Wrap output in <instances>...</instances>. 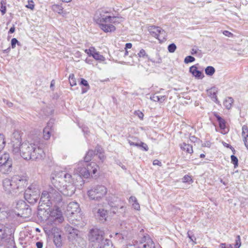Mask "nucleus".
Listing matches in <instances>:
<instances>
[{"label": "nucleus", "instance_id": "51", "mask_svg": "<svg viewBox=\"0 0 248 248\" xmlns=\"http://www.w3.org/2000/svg\"><path fill=\"white\" fill-rule=\"evenodd\" d=\"M135 114L139 117V118L140 119H142L144 116V114L140 110L136 111L135 112Z\"/></svg>", "mask_w": 248, "mask_h": 248}, {"label": "nucleus", "instance_id": "2", "mask_svg": "<svg viewBox=\"0 0 248 248\" xmlns=\"http://www.w3.org/2000/svg\"><path fill=\"white\" fill-rule=\"evenodd\" d=\"M93 19L106 32L114 31L116 28L113 24L120 23L124 20L123 17L110 16L108 11L104 10L97 11Z\"/></svg>", "mask_w": 248, "mask_h": 248}, {"label": "nucleus", "instance_id": "42", "mask_svg": "<svg viewBox=\"0 0 248 248\" xmlns=\"http://www.w3.org/2000/svg\"><path fill=\"white\" fill-rule=\"evenodd\" d=\"M28 4L26 5V7L30 9L31 10H33L34 8V2L32 0H28Z\"/></svg>", "mask_w": 248, "mask_h": 248}, {"label": "nucleus", "instance_id": "30", "mask_svg": "<svg viewBox=\"0 0 248 248\" xmlns=\"http://www.w3.org/2000/svg\"><path fill=\"white\" fill-rule=\"evenodd\" d=\"M93 57L96 60L99 61L100 62H104L105 60V57L100 54L99 52L96 51L95 49L92 55Z\"/></svg>", "mask_w": 248, "mask_h": 248}, {"label": "nucleus", "instance_id": "62", "mask_svg": "<svg viewBox=\"0 0 248 248\" xmlns=\"http://www.w3.org/2000/svg\"><path fill=\"white\" fill-rule=\"evenodd\" d=\"M220 248H226V245L225 243H222L220 245V246H219Z\"/></svg>", "mask_w": 248, "mask_h": 248}, {"label": "nucleus", "instance_id": "54", "mask_svg": "<svg viewBox=\"0 0 248 248\" xmlns=\"http://www.w3.org/2000/svg\"><path fill=\"white\" fill-rule=\"evenodd\" d=\"M167 99V96L166 95H158V102L162 103Z\"/></svg>", "mask_w": 248, "mask_h": 248}, {"label": "nucleus", "instance_id": "32", "mask_svg": "<svg viewBox=\"0 0 248 248\" xmlns=\"http://www.w3.org/2000/svg\"><path fill=\"white\" fill-rule=\"evenodd\" d=\"M155 248V244L153 242V241L150 239H148L146 244H144V245H143V248Z\"/></svg>", "mask_w": 248, "mask_h": 248}, {"label": "nucleus", "instance_id": "44", "mask_svg": "<svg viewBox=\"0 0 248 248\" xmlns=\"http://www.w3.org/2000/svg\"><path fill=\"white\" fill-rule=\"evenodd\" d=\"M241 245L240 236L237 235L236 237L235 244L234 245V248H239Z\"/></svg>", "mask_w": 248, "mask_h": 248}, {"label": "nucleus", "instance_id": "38", "mask_svg": "<svg viewBox=\"0 0 248 248\" xmlns=\"http://www.w3.org/2000/svg\"><path fill=\"white\" fill-rule=\"evenodd\" d=\"M69 82L71 86L76 85V80L74 74H70L69 77Z\"/></svg>", "mask_w": 248, "mask_h": 248}, {"label": "nucleus", "instance_id": "27", "mask_svg": "<svg viewBox=\"0 0 248 248\" xmlns=\"http://www.w3.org/2000/svg\"><path fill=\"white\" fill-rule=\"evenodd\" d=\"M233 102V98L231 97H228L225 99L223 105L227 109H229L232 108Z\"/></svg>", "mask_w": 248, "mask_h": 248}, {"label": "nucleus", "instance_id": "47", "mask_svg": "<svg viewBox=\"0 0 248 248\" xmlns=\"http://www.w3.org/2000/svg\"><path fill=\"white\" fill-rule=\"evenodd\" d=\"M17 44L18 46L20 45V43L18 41V40L16 38H13L11 40V46L12 48H15L16 47V44Z\"/></svg>", "mask_w": 248, "mask_h": 248}, {"label": "nucleus", "instance_id": "33", "mask_svg": "<svg viewBox=\"0 0 248 248\" xmlns=\"http://www.w3.org/2000/svg\"><path fill=\"white\" fill-rule=\"evenodd\" d=\"M205 72L206 75L209 76L213 75L215 72V68L212 66H208L205 70Z\"/></svg>", "mask_w": 248, "mask_h": 248}, {"label": "nucleus", "instance_id": "39", "mask_svg": "<svg viewBox=\"0 0 248 248\" xmlns=\"http://www.w3.org/2000/svg\"><path fill=\"white\" fill-rule=\"evenodd\" d=\"M80 83H81V84L83 85L84 86L87 87V90H83L82 93H84L86 92L87 91V90L89 89V88H90L89 85L87 81L83 78H82Z\"/></svg>", "mask_w": 248, "mask_h": 248}, {"label": "nucleus", "instance_id": "20", "mask_svg": "<svg viewBox=\"0 0 248 248\" xmlns=\"http://www.w3.org/2000/svg\"><path fill=\"white\" fill-rule=\"evenodd\" d=\"M215 116L219 123V127L222 130V131L221 132V133L224 134L227 133L228 131V129L226 127L225 120L218 115H215Z\"/></svg>", "mask_w": 248, "mask_h": 248}, {"label": "nucleus", "instance_id": "14", "mask_svg": "<svg viewBox=\"0 0 248 248\" xmlns=\"http://www.w3.org/2000/svg\"><path fill=\"white\" fill-rule=\"evenodd\" d=\"M51 232L53 234V242L57 247L62 246V239L59 230L57 228H53Z\"/></svg>", "mask_w": 248, "mask_h": 248}, {"label": "nucleus", "instance_id": "43", "mask_svg": "<svg viewBox=\"0 0 248 248\" xmlns=\"http://www.w3.org/2000/svg\"><path fill=\"white\" fill-rule=\"evenodd\" d=\"M168 51L170 53H173L176 49V45L172 43L170 44L168 47Z\"/></svg>", "mask_w": 248, "mask_h": 248}, {"label": "nucleus", "instance_id": "5", "mask_svg": "<svg viewBox=\"0 0 248 248\" xmlns=\"http://www.w3.org/2000/svg\"><path fill=\"white\" fill-rule=\"evenodd\" d=\"M104 232L97 228L91 229L88 234L90 244L94 248H99L104 243L106 239L104 238Z\"/></svg>", "mask_w": 248, "mask_h": 248}, {"label": "nucleus", "instance_id": "56", "mask_svg": "<svg viewBox=\"0 0 248 248\" xmlns=\"http://www.w3.org/2000/svg\"><path fill=\"white\" fill-rule=\"evenodd\" d=\"M36 246L37 248H42L43 247V242L39 241L36 242Z\"/></svg>", "mask_w": 248, "mask_h": 248}, {"label": "nucleus", "instance_id": "15", "mask_svg": "<svg viewBox=\"0 0 248 248\" xmlns=\"http://www.w3.org/2000/svg\"><path fill=\"white\" fill-rule=\"evenodd\" d=\"M80 209L78 202H70L67 207V213L68 215H74L79 213Z\"/></svg>", "mask_w": 248, "mask_h": 248}, {"label": "nucleus", "instance_id": "55", "mask_svg": "<svg viewBox=\"0 0 248 248\" xmlns=\"http://www.w3.org/2000/svg\"><path fill=\"white\" fill-rule=\"evenodd\" d=\"M137 201H138L135 197L131 196L129 198V202L132 204L133 203H135Z\"/></svg>", "mask_w": 248, "mask_h": 248}, {"label": "nucleus", "instance_id": "12", "mask_svg": "<svg viewBox=\"0 0 248 248\" xmlns=\"http://www.w3.org/2000/svg\"><path fill=\"white\" fill-rule=\"evenodd\" d=\"M138 57L140 58H143L144 59H147L148 61L151 62L153 63H160L161 62V59L158 53L155 55V58H150L148 55L146 53L145 50L141 49L138 53Z\"/></svg>", "mask_w": 248, "mask_h": 248}, {"label": "nucleus", "instance_id": "11", "mask_svg": "<svg viewBox=\"0 0 248 248\" xmlns=\"http://www.w3.org/2000/svg\"><path fill=\"white\" fill-rule=\"evenodd\" d=\"M74 175H77L80 178H87L90 176L85 162H81L78 164L77 168L74 170Z\"/></svg>", "mask_w": 248, "mask_h": 248}, {"label": "nucleus", "instance_id": "37", "mask_svg": "<svg viewBox=\"0 0 248 248\" xmlns=\"http://www.w3.org/2000/svg\"><path fill=\"white\" fill-rule=\"evenodd\" d=\"M118 209L121 210L120 211V212H124L125 208L124 207V203L122 202H121V203L120 205H117L116 206V212H118Z\"/></svg>", "mask_w": 248, "mask_h": 248}, {"label": "nucleus", "instance_id": "34", "mask_svg": "<svg viewBox=\"0 0 248 248\" xmlns=\"http://www.w3.org/2000/svg\"><path fill=\"white\" fill-rule=\"evenodd\" d=\"M5 140L4 136L0 134V151L2 150L5 145Z\"/></svg>", "mask_w": 248, "mask_h": 248}, {"label": "nucleus", "instance_id": "49", "mask_svg": "<svg viewBox=\"0 0 248 248\" xmlns=\"http://www.w3.org/2000/svg\"><path fill=\"white\" fill-rule=\"evenodd\" d=\"M94 49H95L94 47H91L88 49H86L85 50V52L89 56H92L93 53Z\"/></svg>", "mask_w": 248, "mask_h": 248}, {"label": "nucleus", "instance_id": "57", "mask_svg": "<svg viewBox=\"0 0 248 248\" xmlns=\"http://www.w3.org/2000/svg\"><path fill=\"white\" fill-rule=\"evenodd\" d=\"M153 165H154L160 166L161 165V162L159 161H158V160H155L153 161Z\"/></svg>", "mask_w": 248, "mask_h": 248}, {"label": "nucleus", "instance_id": "22", "mask_svg": "<svg viewBox=\"0 0 248 248\" xmlns=\"http://www.w3.org/2000/svg\"><path fill=\"white\" fill-rule=\"evenodd\" d=\"M189 72L197 78L202 79L203 77L202 73L198 70L197 67L195 66H191L189 68Z\"/></svg>", "mask_w": 248, "mask_h": 248}, {"label": "nucleus", "instance_id": "21", "mask_svg": "<svg viewBox=\"0 0 248 248\" xmlns=\"http://www.w3.org/2000/svg\"><path fill=\"white\" fill-rule=\"evenodd\" d=\"M242 136L245 145L248 150V127L246 125L242 127Z\"/></svg>", "mask_w": 248, "mask_h": 248}, {"label": "nucleus", "instance_id": "23", "mask_svg": "<svg viewBox=\"0 0 248 248\" xmlns=\"http://www.w3.org/2000/svg\"><path fill=\"white\" fill-rule=\"evenodd\" d=\"M128 143L130 145L137 146L138 147H140L143 149L144 151H147L148 150V147L147 145L143 142L140 141V142H134L132 141H131L130 140H128Z\"/></svg>", "mask_w": 248, "mask_h": 248}, {"label": "nucleus", "instance_id": "58", "mask_svg": "<svg viewBox=\"0 0 248 248\" xmlns=\"http://www.w3.org/2000/svg\"><path fill=\"white\" fill-rule=\"evenodd\" d=\"M132 46V45L131 43H126V45H125V49H129V48H131Z\"/></svg>", "mask_w": 248, "mask_h": 248}, {"label": "nucleus", "instance_id": "13", "mask_svg": "<svg viewBox=\"0 0 248 248\" xmlns=\"http://www.w3.org/2000/svg\"><path fill=\"white\" fill-rule=\"evenodd\" d=\"M148 30L153 36L159 40L160 35L165 36V32L160 27L152 26L149 27Z\"/></svg>", "mask_w": 248, "mask_h": 248}, {"label": "nucleus", "instance_id": "6", "mask_svg": "<svg viewBox=\"0 0 248 248\" xmlns=\"http://www.w3.org/2000/svg\"><path fill=\"white\" fill-rule=\"evenodd\" d=\"M107 192L108 189L105 186L97 185L93 186L88 191L87 195L90 200L100 201L105 197Z\"/></svg>", "mask_w": 248, "mask_h": 248}, {"label": "nucleus", "instance_id": "3", "mask_svg": "<svg viewBox=\"0 0 248 248\" xmlns=\"http://www.w3.org/2000/svg\"><path fill=\"white\" fill-rule=\"evenodd\" d=\"M27 185V180L19 175H14L11 179L5 178L2 181V186L4 191L13 196H16L22 192Z\"/></svg>", "mask_w": 248, "mask_h": 248}, {"label": "nucleus", "instance_id": "63", "mask_svg": "<svg viewBox=\"0 0 248 248\" xmlns=\"http://www.w3.org/2000/svg\"><path fill=\"white\" fill-rule=\"evenodd\" d=\"M197 53V50L195 49H192L191 50V54L192 55H195L196 54V53Z\"/></svg>", "mask_w": 248, "mask_h": 248}, {"label": "nucleus", "instance_id": "7", "mask_svg": "<svg viewBox=\"0 0 248 248\" xmlns=\"http://www.w3.org/2000/svg\"><path fill=\"white\" fill-rule=\"evenodd\" d=\"M40 194V191L38 185L32 184L25 190L24 197L28 202L31 204L36 202Z\"/></svg>", "mask_w": 248, "mask_h": 248}, {"label": "nucleus", "instance_id": "40", "mask_svg": "<svg viewBox=\"0 0 248 248\" xmlns=\"http://www.w3.org/2000/svg\"><path fill=\"white\" fill-rule=\"evenodd\" d=\"M1 8L0 9V11L2 14V15H4L6 13V8L5 6V3L4 1H1L0 2Z\"/></svg>", "mask_w": 248, "mask_h": 248}, {"label": "nucleus", "instance_id": "17", "mask_svg": "<svg viewBox=\"0 0 248 248\" xmlns=\"http://www.w3.org/2000/svg\"><path fill=\"white\" fill-rule=\"evenodd\" d=\"M86 164V167H87L88 171L89 172V175L90 176L91 174H95L97 172L99 167L97 165V164L94 162H91L89 164Z\"/></svg>", "mask_w": 248, "mask_h": 248}, {"label": "nucleus", "instance_id": "41", "mask_svg": "<svg viewBox=\"0 0 248 248\" xmlns=\"http://www.w3.org/2000/svg\"><path fill=\"white\" fill-rule=\"evenodd\" d=\"M231 162L234 165V168L238 166V159L234 155H232L231 156Z\"/></svg>", "mask_w": 248, "mask_h": 248}, {"label": "nucleus", "instance_id": "28", "mask_svg": "<svg viewBox=\"0 0 248 248\" xmlns=\"http://www.w3.org/2000/svg\"><path fill=\"white\" fill-rule=\"evenodd\" d=\"M108 212L103 209H99L97 212V217H100V219L106 220Z\"/></svg>", "mask_w": 248, "mask_h": 248}, {"label": "nucleus", "instance_id": "53", "mask_svg": "<svg viewBox=\"0 0 248 248\" xmlns=\"http://www.w3.org/2000/svg\"><path fill=\"white\" fill-rule=\"evenodd\" d=\"M151 100L155 102H158V95L155 94L150 97Z\"/></svg>", "mask_w": 248, "mask_h": 248}, {"label": "nucleus", "instance_id": "19", "mask_svg": "<svg viewBox=\"0 0 248 248\" xmlns=\"http://www.w3.org/2000/svg\"><path fill=\"white\" fill-rule=\"evenodd\" d=\"M8 207L3 203L0 202V219L7 217L9 212Z\"/></svg>", "mask_w": 248, "mask_h": 248}, {"label": "nucleus", "instance_id": "31", "mask_svg": "<svg viewBox=\"0 0 248 248\" xmlns=\"http://www.w3.org/2000/svg\"><path fill=\"white\" fill-rule=\"evenodd\" d=\"M94 155V152L93 150H89L87 153L86 156L84 157L85 163L91 160V158L93 155Z\"/></svg>", "mask_w": 248, "mask_h": 248}, {"label": "nucleus", "instance_id": "46", "mask_svg": "<svg viewBox=\"0 0 248 248\" xmlns=\"http://www.w3.org/2000/svg\"><path fill=\"white\" fill-rule=\"evenodd\" d=\"M97 155L98 156V158L102 161H103V160L105 159V157L104 155V154L101 153V150L99 149H97Z\"/></svg>", "mask_w": 248, "mask_h": 248}, {"label": "nucleus", "instance_id": "26", "mask_svg": "<svg viewBox=\"0 0 248 248\" xmlns=\"http://www.w3.org/2000/svg\"><path fill=\"white\" fill-rule=\"evenodd\" d=\"M181 149L183 151H186L187 153L192 154L193 153V148L191 145L186 144L185 142L180 145Z\"/></svg>", "mask_w": 248, "mask_h": 248}, {"label": "nucleus", "instance_id": "52", "mask_svg": "<svg viewBox=\"0 0 248 248\" xmlns=\"http://www.w3.org/2000/svg\"><path fill=\"white\" fill-rule=\"evenodd\" d=\"M223 34L227 37H232L233 36V34L228 31H223Z\"/></svg>", "mask_w": 248, "mask_h": 248}, {"label": "nucleus", "instance_id": "24", "mask_svg": "<svg viewBox=\"0 0 248 248\" xmlns=\"http://www.w3.org/2000/svg\"><path fill=\"white\" fill-rule=\"evenodd\" d=\"M51 9L54 12H56L59 14L62 15L63 16L67 13L63 10L62 7L59 4H54L52 6Z\"/></svg>", "mask_w": 248, "mask_h": 248}, {"label": "nucleus", "instance_id": "18", "mask_svg": "<svg viewBox=\"0 0 248 248\" xmlns=\"http://www.w3.org/2000/svg\"><path fill=\"white\" fill-rule=\"evenodd\" d=\"M217 89L216 87H212L209 90H207L208 95L215 102L218 103L219 102L217 98Z\"/></svg>", "mask_w": 248, "mask_h": 248}, {"label": "nucleus", "instance_id": "1", "mask_svg": "<svg viewBox=\"0 0 248 248\" xmlns=\"http://www.w3.org/2000/svg\"><path fill=\"white\" fill-rule=\"evenodd\" d=\"M51 184L42 193L40 202L48 207H53L49 211L48 222L56 224L64 220L61 209L64 205L62 195L71 196L75 193L76 187L71 175L63 172L52 178Z\"/></svg>", "mask_w": 248, "mask_h": 248}, {"label": "nucleus", "instance_id": "4", "mask_svg": "<svg viewBox=\"0 0 248 248\" xmlns=\"http://www.w3.org/2000/svg\"><path fill=\"white\" fill-rule=\"evenodd\" d=\"M20 155L26 160H40L45 156V153L37 144L23 142L19 147Z\"/></svg>", "mask_w": 248, "mask_h": 248}, {"label": "nucleus", "instance_id": "45", "mask_svg": "<svg viewBox=\"0 0 248 248\" xmlns=\"http://www.w3.org/2000/svg\"><path fill=\"white\" fill-rule=\"evenodd\" d=\"M195 58L191 56H187L185 58L184 60V62L185 63H188L189 62H193L195 61Z\"/></svg>", "mask_w": 248, "mask_h": 248}, {"label": "nucleus", "instance_id": "36", "mask_svg": "<svg viewBox=\"0 0 248 248\" xmlns=\"http://www.w3.org/2000/svg\"><path fill=\"white\" fill-rule=\"evenodd\" d=\"M99 248H113L111 244V242L107 239H106L105 243Z\"/></svg>", "mask_w": 248, "mask_h": 248}, {"label": "nucleus", "instance_id": "60", "mask_svg": "<svg viewBox=\"0 0 248 248\" xmlns=\"http://www.w3.org/2000/svg\"><path fill=\"white\" fill-rule=\"evenodd\" d=\"M15 28L14 27V26H13L12 27H11L10 29V30L9 31V33H13L15 32Z\"/></svg>", "mask_w": 248, "mask_h": 248}, {"label": "nucleus", "instance_id": "48", "mask_svg": "<svg viewBox=\"0 0 248 248\" xmlns=\"http://www.w3.org/2000/svg\"><path fill=\"white\" fill-rule=\"evenodd\" d=\"M183 182L184 183H187L189 182H192L193 181L190 176L185 175L183 178Z\"/></svg>", "mask_w": 248, "mask_h": 248}, {"label": "nucleus", "instance_id": "59", "mask_svg": "<svg viewBox=\"0 0 248 248\" xmlns=\"http://www.w3.org/2000/svg\"><path fill=\"white\" fill-rule=\"evenodd\" d=\"M187 235H188V237H189V238L191 240V241H194V240H196V238H195L194 236H191L189 234V232H187Z\"/></svg>", "mask_w": 248, "mask_h": 248}, {"label": "nucleus", "instance_id": "9", "mask_svg": "<svg viewBox=\"0 0 248 248\" xmlns=\"http://www.w3.org/2000/svg\"><path fill=\"white\" fill-rule=\"evenodd\" d=\"M11 141L13 143V152L15 154H18L19 147L21 145V131L15 130L11 137Z\"/></svg>", "mask_w": 248, "mask_h": 248}, {"label": "nucleus", "instance_id": "8", "mask_svg": "<svg viewBox=\"0 0 248 248\" xmlns=\"http://www.w3.org/2000/svg\"><path fill=\"white\" fill-rule=\"evenodd\" d=\"M12 160L8 154L0 155V171L2 174H9L12 170Z\"/></svg>", "mask_w": 248, "mask_h": 248}, {"label": "nucleus", "instance_id": "10", "mask_svg": "<svg viewBox=\"0 0 248 248\" xmlns=\"http://www.w3.org/2000/svg\"><path fill=\"white\" fill-rule=\"evenodd\" d=\"M16 208L18 210L16 213L18 216L26 218L30 217L31 215V209L23 201L17 202Z\"/></svg>", "mask_w": 248, "mask_h": 248}, {"label": "nucleus", "instance_id": "35", "mask_svg": "<svg viewBox=\"0 0 248 248\" xmlns=\"http://www.w3.org/2000/svg\"><path fill=\"white\" fill-rule=\"evenodd\" d=\"M99 248H113L111 244V242L107 239H106L105 243Z\"/></svg>", "mask_w": 248, "mask_h": 248}, {"label": "nucleus", "instance_id": "25", "mask_svg": "<svg viewBox=\"0 0 248 248\" xmlns=\"http://www.w3.org/2000/svg\"><path fill=\"white\" fill-rule=\"evenodd\" d=\"M51 126L49 125V124H47V125L44 129L43 131V136L45 140H48L51 135Z\"/></svg>", "mask_w": 248, "mask_h": 248}, {"label": "nucleus", "instance_id": "29", "mask_svg": "<svg viewBox=\"0 0 248 248\" xmlns=\"http://www.w3.org/2000/svg\"><path fill=\"white\" fill-rule=\"evenodd\" d=\"M8 228L3 225H0V239H3L7 236Z\"/></svg>", "mask_w": 248, "mask_h": 248}, {"label": "nucleus", "instance_id": "61", "mask_svg": "<svg viewBox=\"0 0 248 248\" xmlns=\"http://www.w3.org/2000/svg\"><path fill=\"white\" fill-rule=\"evenodd\" d=\"M126 248H139L133 245H128L127 246Z\"/></svg>", "mask_w": 248, "mask_h": 248}, {"label": "nucleus", "instance_id": "50", "mask_svg": "<svg viewBox=\"0 0 248 248\" xmlns=\"http://www.w3.org/2000/svg\"><path fill=\"white\" fill-rule=\"evenodd\" d=\"M132 205L133 208L134 209L137 210L138 211L140 210V205L139 203H138V201L135 203H133Z\"/></svg>", "mask_w": 248, "mask_h": 248}, {"label": "nucleus", "instance_id": "16", "mask_svg": "<svg viewBox=\"0 0 248 248\" xmlns=\"http://www.w3.org/2000/svg\"><path fill=\"white\" fill-rule=\"evenodd\" d=\"M74 233L76 234V236L72 240L73 244L78 248V247L79 248H83L85 245V241L82 238L78 236L76 232H74Z\"/></svg>", "mask_w": 248, "mask_h": 248}, {"label": "nucleus", "instance_id": "64", "mask_svg": "<svg viewBox=\"0 0 248 248\" xmlns=\"http://www.w3.org/2000/svg\"><path fill=\"white\" fill-rule=\"evenodd\" d=\"M226 248H233L232 245L229 244L226 246Z\"/></svg>", "mask_w": 248, "mask_h": 248}]
</instances>
